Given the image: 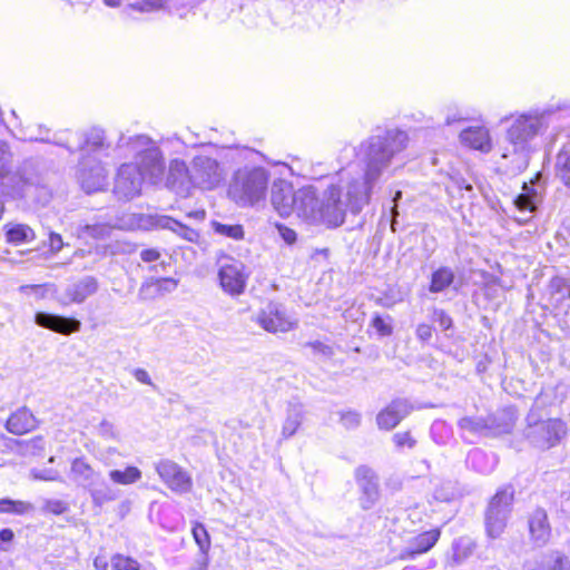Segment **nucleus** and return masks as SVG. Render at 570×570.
Listing matches in <instances>:
<instances>
[{
    "mask_svg": "<svg viewBox=\"0 0 570 570\" xmlns=\"http://www.w3.org/2000/svg\"><path fill=\"white\" fill-rule=\"evenodd\" d=\"M406 142V132L399 129L379 130L363 140L355 153L360 173H338L337 181L322 194L317 224L338 227L344 223L347 210L353 215L360 214L370 204L372 195L381 189L393 158L405 149Z\"/></svg>",
    "mask_w": 570,
    "mask_h": 570,
    "instance_id": "f257e3e1",
    "label": "nucleus"
},
{
    "mask_svg": "<svg viewBox=\"0 0 570 570\" xmlns=\"http://www.w3.org/2000/svg\"><path fill=\"white\" fill-rule=\"evenodd\" d=\"M551 115L550 109L531 110L513 118L507 130V146L502 153V158L508 161V171L518 175L528 168L531 154L530 141L546 132Z\"/></svg>",
    "mask_w": 570,
    "mask_h": 570,
    "instance_id": "f03ea898",
    "label": "nucleus"
},
{
    "mask_svg": "<svg viewBox=\"0 0 570 570\" xmlns=\"http://www.w3.org/2000/svg\"><path fill=\"white\" fill-rule=\"evenodd\" d=\"M268 179L269 175L265 168H240L233 176L228 195L242 206L254 205L265 198Z\"/></svg>",
    "mask_w": 570,
    "mask_h": 570,
    "instance_id": "7ed1b4c3",
    "label": "nucleus"
},
{
    "mask_svg": "<svg viewBox=\"0 0 570 570\" xmlns=\"http://www.w3.org/2000/svg\"><path fill=\"white\" fill-rule=\"evenodd\" d=\"M9 181L12 183L10 194L14 198L32 199L41 206H46L51 199V191L31 159L24 160Z\"/></svg>",
    "mask_w": 570,
    "mask_h": 570,
    "instance_id": "20e7f679",
    "label": "nucleus"
},
{
    "mask_svg": "<svg viewBox=\"0 0 570 570\" xmlns=\"http://www.w3.org/2000/svg\"><path fill=\"white\" fill-rule=\"evenodd\" d=\"M567 434V426L560 419L540 420L531 411L527 416L524 438L537 449L549 450L558 445Z\"/></svg>",
    "mask_w": 570,
    "mask_h": 570,
    "instance_id": "39448f33",
    "label": "nucleus"
},
{
    "mask_svg": "<svg viewBox=\"0 0 570 570\" xmlns=\"http://www.w3.org/2000/svg\"><path fill=\"white\" fill-rule=\"evenodd\" d=\"M512 500L513 491L508 488L498 491L491 499L485 514V528L490 538L495 539L503 532Z\"/></svg>",
    "mask_w": 570,
    "mask_h": 570,
    "instance_id": "423d86ee",
    "label": "nucleus"
},
{
    "mask_svg": "<svg viewBox=\"0 0 570 570\" xmlns=\"http://www.w3.org/2000/svg\"><path fill=\"white\" fill-rule=\"evenodd\" d=\"M263 330L269 333H286L294 328L296 323L288 315L286 307L278 302L268 301L252 316Z\"/></svg>",
    "mask_w": 570,
    "mask_h": 570,
    "instance_id": "0eeeda50",
    "label": "nucleus"
},
{
    "mask_svg": "<svg viewBox=\"0 0 570 570\" xmlns=\"http://www.w3.org/2000/svg\"><path fill=\"white\" fill-rule=\"evenodd\" d=\"M190 173L193 187H199L202 189H213L223 179L218 161L205 155L196 156L193 159Z\"/></svg>",
    "mask_w": 570,
    "mask_h": 570,
    "instance_id": "6e6552de",
    "label": "nucleus"
},
{
    "mask_svg": "<svg viewBox=\"0 0 570 570\" xmlns=\"http://www.w3.org/2000/svg\"><path fill=\"white\" fill-rule=\"evenodd\" d=\"M78 179L87 194L96 193L106 186L107 171L96 157L82 155L79 161Z\"/></svg>",
    "mask_w": 570,
    "mask_h": 570,
    "instance_id": "1a4fd4ad",
    "label": "nucleus"
},
{
    "mask_svg": "<svg viewBox=\"0 0 570 570\" xmlns=\"http://www.w3.org/2000/svg\"><path fill=\"white\" fill-rule=\"evenodd\" d=\"M142 174L137 165L124 164L118 169L114 193L119 199H132L140 194L142 180Z\"/></svg>",
    "mask_w": 570,
    "mask_h": 570,
    "instance_id": "9d476101",
    "label": "nucleus"
},
{
    "mask_svg": "<svg viewBox=\"0 0 570 570\" xmlns=\"http://www.w3.org/2000/svg\"><path fill=\"white\" fill-rule=\"evenodd\" d=\"M140 225L145 228L167 229L190 243H197L199 233L184 223L167 215L147 214L140 217Z\"/></svg>",
    "mask_w": 570,
    "mask_h": 570,
    "instance_id": "9b49d317",
    "label": "nucleus"
},
{
    "mask_svg": "<svg viewBox=\"0 0 570 570\" xmlns=\"http://www.w3.org/2000/svg\"><path fill=\"white\" fill-rule=\"evenodd\" d=\"M440 530L432 529L416 535L410 537L404 547H393L396 553L395 558L399 560H414L419 556L430 551L440 539Z\"/></svg>",
    "mask_w": 570,
    "mask_h": 570,
    "instance_id": "f8f14e48",
    "label": "nucleus"
},
{
    "mask_svg": "<svg viewBox=\"0 0 570 570\" xmlns=\"http://www.w3.org/2000/svg\"><path fill=\"white\" fill-rule=\"evenodd\" d=\"M156 471L163 482L174 492L187 493L193 487L191 476L176 462L164 459L156 464Z\"/></svg>",
    "mask_w": 570,
    "mask_h": 570,
    "instance_id": "ddd939ff",
    "label": "nucleus"
},
{
    "mask_svg": "<svg viewBox=\"0 0 570 570\" xmlns=\"http://www.w3.org/2000/svg\"><path fill=\"white\" fill-rule=\"evenodd\" d=\"M355 482L361 491L360 505L363 510L372 509L380 499V483L377 474L367 465L356 468Z\"/></svg>",
    "mask_w": 570,
    "mask_h": 570,
    "instance_id": "4468645a",
    "label": "nucleus"
},
{
    "mask_svg": "<svg viewBox=\"0 0 570 570\" xmlns=\"http://www.w3.org/2000/svg\"><path fill=\"white\" fill-rule=\"evenodd\" d=\"M142 177L151 184H157L165 174V160L161 150L157 146H151L139 151L138 163Z\"/></svg>",
    "mask_w": 570,
    "mask_h": 570,
    "instance_id": "2eb2a0df",
    "label": "nucleus"
},
{
    "mask_svg": "<svg viewBox=\"0 0 570 570\" xmlns=\"http://www.w3.org/2000/svg\"><path fill=\"white\" fill-rule=\"evenodd\" d=\"M244 266L240 262L232 259L220 266L218 278L222 288L230 295H239L244 292L246 277L243 273Z\"/></svg>",
    "mask_w": 570,
    "mask_h": 570,
    "instance_id": "dca6fc26",
    "label": "nucleus"
},
{
    "mask_svg": "<svg viewBox=\"0 0 570 570\" xmlns=\"http://www.w3.org/2000/svg\"><path fill=\"white\" fill-rule=\"evenodd\" d=\"M320 199L314 187H303L296 190L295 207L293 213L309 224H317V209Z\"/></svg>",
    "mask_w": 570,
    "mask_h": 570,
    "instance_id": "f3484780",
    "label": "nucleus"
},
{
    "mask_svg": "<svg viewBox=\"0 0 570 570\" xmlns=\"http://www.w3.org/2000/svg\"><path fill=\"white\" fill-rule=\"evenodd\" d=\"M35 323L40 327L62 335L76 333L81 327V322L75 317H66L48 312H37L35 314Z\"/></svg>",
    "mask_w": 570,
    "mask_h": 570,
    "instance_id": "a211bd4d",
    "label": "nucleus"
},
{
    "mask_svg": "<svg viewBox=\"0 0 570 570\" xmlns=\"http://www.w3.org/2000/svg\"><path fill=\"white\" fill-rule=\"evenodd\" d=\"M167 186L177 195L186 197L193 187L190 167L184 160L174 159L169 164Z\"/></svg>",
    "mask_w": 570,
    "mask_h": 570,
    "instance_id": "6ab92c4d",
    "label": "nucleus"
},
{
    "mask_svg": "<svg viewBox=\"0 0 570 570\" xmlns=\"http://www.w3.org/2000/svg\"><path fill=\"white\" fill-rule=\"evenodd\" d=\"M296 191L292 186L283 180L275 181L272 186L271 202L275 210L282 216L287 217L295 207Z\"/></svg>",
    "mask_w": 570,
    "mask_h": 570,
    "instance_id": "aec40b11",
    "label": "nucleus"
},
{
    "mask_svg": "<svg viewBox=\"0 0 570 570\" xmlns=\"http://www.w3.org/2000/svg\"><path fill=\"white\" fill-rule=\"evenodd\" d=\"M98 289V282L94 276H85L76 283L67 286L63 296L60 298L62 305L71 303L80 304L87 297L94 295Z\"/></svg>",
    "mask_w": 570,
    "mask_h": 570,
    "instance_id": "412c9836",
    "label": "nucleus"
},
{
    "mask_svg": "<svg viewBox=\"0 0 570 570\" xmlns=\"http://www.w3.org/2000/svg\"><path fill=\"white\" fill-rule=\"evenodd\" d=\"M517 422V411L514 407H505L495 414L487 417L488 434L495 436L510 433Z\"/></svg>",
    "mask_w": 570,
    "mask_h": 570,
    "instance_id": "4be33fe9",
    "label": "nucleus"
},
{
    "mask_svg": "<svg viewBox=\"0 0 570 570\" xmlns=\"http://www.w3.org/2000/svg\"><path fill=\"white\" fill-rule=\"evenodd\" d=\"M37 420L32 412L23 406L12 413L6 422V429L8 432L22 435L36 429Z\"/></svg>",
    "mask_w": 570,
    "mask_h": 570,
    "instance_id": "5701e85b",
    "label": "nucleus"
},
{
    "mask_svg": "<svg viewBox=\"0 0 570 570\" xmlns=\"http://www.w3.org/2000/svg\"><path fill=\"white\" fill-rule=\"evenodd\" d=\"M110 233L111 226L105 223H78L72 226V234L83 242L106 239Z\"/></svg>",
    "mask_w": 570,
    "mask_h": 570,
    "instance_id": "b1692460",
    "label": "nucleus"
},
{
    "mask_svg": "<svg viewBox=\"0 0 570 570\" xmlns=\"http://www.w3.org/2000/svg\"><path fill=\"white\" fill-rule=\"evenodd\" d=\"M83 141L79 145V150L82 155H90L91 153H101L110 147L106 140L105 131L101 128L94 127L81 135Z\"/></svg>",
    "mask_w": 570,
    "mask_h": 570,
    "instance_id": "393cba45",
    "label": "nucleus"
},
{
    "mask_svg": "<svg viewBox=\"0 0 570 570\" xmlns=\"http://www.w3.org/2000/svg\"><path fill=\"white\" fill-rule=\"evenodd\" d=\"M529 530L532 540L538 546H543L550 538V525L548 523V517L543 509H537L529 520Z\"/></svg>",
    "mask_w": 570,
    "mask_h": 570,
    "instance_id": "a878e982",
    "label": "nucleus"
},
{
    "mask_svg": "<svg viewBox=\"0 0 570 570\" xmlns=\"http://www.w3.org/2000/svg\"><path fill=\"white\" fill-rule=\"evenodd\" d=\"M541 174L538 173L535 178L530 184L523 183L522 193L514 199V205L519 210L534 212L538 204L541 202V193L534 187Z\"/></svg>",
    "mask_w": 570,
    "mask_h": 570,
    "instance_id": "bb28decb",
    "label": "nucleus"
},
{
    "mask_svg": "<svg viewBox=\"0 0 570 570\" xmlns=\"http://www.w3.org/2000/svg\"><path fill=\"white\" fill-rule=\"evenodd\" d=\"M305 417L304 405L299 402H289L286 407V415L282 426V436L288 439L299 429Z\"/></svg>",
    "mask_w": 570,
    "mask_h": 570,
    "instance_id": "cd10ccee",
    "label": "nucleus"
},
{
    "mask_svg": "<svg viewBox=\"0 0 570 570\" xmlns=\"http://www.w3.org/2000/svg\"><path fill=\"white\" fill-rule=\"evenodd\" d=\"M462 142L473 149L488 153L491 149L489 131L484 127H470L460 134Z\"/></svg>",
    "mask_w": 570,
    "mask_h": 570,
    "instance_id": "c85d7f7f",
    "label": "nucleus"
},
{
    "mask_svg": "<svg viewBox=\"0 0 570 570\" xmlns=\"http://www.w3.org/2000/svg\"><path fill=\"white\" fill-rule=\"evenodd\" d=\"M455 274L451 267L441 266L431 275L429 291L432 294H439L450 288L454 283Z\"/></svg>",
    "mask_w": 570,
    "mask_h": 570,
    "instance_id": "c756f323",
    "label": "nucleus"
},
{
    "mask_svg": "<svg viewBox=\"0 0 570 570\" xmlns=\"http://www.w3.org/2000/svg\"><path fill=\"white\" fill-rule=\"evenodd\" d=\"M554 176L570 189V151L566 148L560 149L556 156Z\"/></svg>",
    "mask_w": 570,
    "mask_h": 570,
    "instance_id": "7c9ffc66",
    "label": "nucleus"
},
{
    "mask_svg": "<svg viewBox=\"0 0 570 570\" xmlns=\"http://www.w3.org/2000/svg\"><path fill=\"white\" fill-rule=\"evenodd\" d=\"M71 474L83 487H91L94 484L96 472L82 459H75L71 464Z\"/></svg>",
    "mask_w": 570,
    "mask_h": 570,
    "instance_id": "2f4dec72",
    "label": "nucleus"
},
{
    "mask_svg": "<svg viewBox=\"0 0 570 570\" xmlns=\"http://www.w3.org/2000/svg\"><path fill=\"white\" fill-rule=\"evenodd\" d=\"M458 426L461 431L464 432L489 436L487 417L464 416L458 421Z\"/></svg>",
    "mask_w": 570,
    "mask_h": 570,
    "instance_id": "473e14b6",
    "label": "nucleus"
},
{
    "mask_svg": "<svg viewBox=\"0 0 570 570\" xmlns=\"http://www.w3.org/2000/svg\"><path fill=\"white\" fill-rule=\"evenodd\" d=\"M35 510L32 503L21 500L4 498L0 500V513L24 515Z\"/></svg>",
    "mask_w": 570,
    "mask_h": 570,
    "instance_id": "72a5a7b5",
    "label": "nucleus"
},
{
    "mask_svg": "<svg viewBox=\"0 0 570 570\" xmlns=\"http://www.w3.org/2000/svg\"><path fill=\"white\" fill-rule=\"evenodd\" d=\"M9 243L22 244L35 239V232L28 225L17 224L8 228L6 233Z\"/></svg>",
    "mask_w": 570,
    "mask_h": 570,
    "instance_id": "f704fd0d",
    "label": "nucleus"
},
{
    "mask_svg": "<svg viewBox=\"0 0 570 570\" xmlns=\"http://www.w3.org/2000/svg\"><path fill=\"white\" fill-rule=\"evenodd\" d=\"M109 478L115 483L128 485L141 479V471L136 466H127L124 471L111 470Z\"/></svg>",
    "mask_w": 570,
    "mask_h": 570,
    "instance_id": "c9c22d12",
    "label": "nucleus"
},
{
    "mask_svg": "<svg viewBox=\"0 0 570 570\" xmlns=\"http://www.w3.org/2000/svg\"><path fill=\"white\" fill-rule=\"evenodd\" d=\"M125 145L137 157L139 156V151H141L142 149L156 146L154 141L146 135H137L134 137H129L127 140L124 136H121L118 141V147H122Z\"/></svg>",
    "mask_w": 570,
    "mask_h": 570,
    "instance_id": "e433bc0d",
    "label": "nucleus"
},
{
    "mask_svg": "<svg viewBox=\"0 0 570 570\" xmlns=\"http://www.w3.org/2000/svg\"><path fill=\"white\" fill-rule=\"evenodd\" d=\"M541 570H570L568 558L558 551L543 557L540 563Z\"/></svg>",
    "mask_w": 570,
    "mask_h": 570,
    "instance_id": "4c0bfd02",
    "label": "nucleus"
},
{
    "mask_svg": "<svg viewBox=\"0 0 570 570\" xmlns=\"http://www.w3.org/2000/svg\"><path fill=\"white\" fill-rule=\"evenodd\" d=\"M89 492L92 503L97 507H102L105 503L115 501L118 498L117 491L105 483L97 488H90Z\"/></svg>",
    "mask_w": 570,
    "mask_h": 570,
    "instance_id": "58836bf2",
    "label": "nucleus"
},
{
    "mask_svg": "<svg viewBox=\"0 0 570 570\" xmlns=\"http://www.w3.org/2000/svg\"><path fill=\"white\" fill-rule=\"evenodd\" d=\"M549 289L552 295H559V299H570V278L554 276L550 279Z\"/></svg>",
    "mask_w": 570,
    "mask_h": 570,
    "instance_id": "ea45409f",
    "label": "nucleus"
},
{
    "mask_svg": "<svg viewBox=\"0 0 570 570\" xmlns=\"http://www.w3.org/2000/svg\"><path fill=\"white\" fill-rule=\"evenodd\" d=\"M400 422L401 420L389 405L381 410L376 415V423L381 430L390 431L394 429Z\"/></svg>",
    "mask_w": 570,
    "mask_h": 570,
    "instance_id": "a19ab883",
    "label": "nucleus"
},
{
    "mask_svg": "<svg viewBox=\"0 0 570 570\" xmlns=\"http://www.w3.org/2000/svg\"><path fill=\"white\" fill-rule=\"evenodd\" d=\"M213 228L215 233L233 238V239H242L244 237V229L242 225H227L218 222H213Z\"/></svg>",
    "mask_w": 570,
    "mask_h": 570,
    "instance_id": "79ce46f5",
    "label": "nucleus"
},
{
    "mask_svg": "<svg viewBox=\"0 0 570 570\" xmlns=\"http://www.w3.org/2000/svg\"><path fill=\"white\" fill-rule=\"evenodd\" d=\"M387 405L391 407V410H393V412L396 414V416H399L401 421L414 410V405L406 397H396L392 400Z\"/></svg>",
    "mask_w": 570,
    "mask_h": 570,
    "instance_id": "37998d69",
    "label": "nucleus"
},
{
    "mask_svg": "<svg viewBox=\"0 0 570 570\" xmlns=\"http://www.w3.org/2000/svg\"><path fill=\"white\" fill-rule=\"evenodd\" d=\"M23 448L24 454L41 455L46 448V441L42 436L38 435L28 441H18Z\"/></svg>",
    "mask_w": 570,
    "mask_h": 570,
    "instance_id": "c03bdc74",
    "label": "nucleus"
},
{
    "mask_svg": "<svg viewBox=\"0 0 570 570\" xmlns=\"http://www.w3.org/2000/svg\"><path fill=\"white\" fill-rule=\"evenodd\" d=\"M12 157L9 144L0 139V178H3L9 173Z\"/></svg>",
    "mask_w": 570,
    "mask_h": 570,
    "instance_id": "a18cd8bd",
    "label": "nucleus"
},
{
    "mask_svg": "<svg viewBox=\"0 0 570 570\" xmlns=\"http://www.w3.org/2000/svg\"><path fill=\"white\" fill-rule=\"evenodd\" d=\"M391 322H392L391 316L387 315L386 318H384L381 315L375 314L371 321V325L373 328H375V331L379 333V335L390 336L393 333V327H392Z\"/></svg>",
    "mask_w": 570,
    "mask_h": 570,
    "instance_id": "49530a36",
    "label": "nucleus"
},
{
    "mask_svg": "<svg viewBox=\"0 0 570 570\" xmlns=\"http://www.w3.org/2000/svg\"><path fill=\"white\" fill-rule=\"evenodd\" d=\"M193 537L195 539V542L199 547L200 551L205 553L210 546L209 535L206 530V528L202 523H196L193 527Z\"/></svg>",
    "mask_w": 570,
    "mask_h": 570,
    "instance_id": "de8ad7c7",
    "label": "nucleus"
},
{
    "mask_svg": "<svg viewBox=\"0 0 570 570\" xmlns=\"http://www.w3.org/2000/svg\"><path fill=\"white\" fill-rule=\"evenodd\" d=\"M111 567L115 570H139L140 568L137 560L122 554H116L111 558Z\"/></svg>",
    "mask_w": 570,
    "mask_h": 570,
    "instance_id": "09e8293b",
    "label": "nucleus"
},
{
    "mask_svg": "<svg viewBox=\"0 0 570 570\" xmlns=\"http://www.w3.org/2000/svg\"><path fill=\"white\" fill-rule=\"evenodd\" d=\"M468 460L471 463L472 468L481 473H488L492 470L491 466L488 468L483 465L484 461L487 460V454L479 449L471 451Z\"/></svg>",
    "mask_w": 570,
    "mask_h": 570,
    "instance_id": "8fccbe9b",
    "label": "nucleus"
},
{
    "mask_svg": "<svg viewBox=\"0 0 570 570\" xmlns=\"http://www.w3.org/2000/svg\"><path fill=\"white\" fill-rule=\"evenodd\" d=\"M68 510H69V505L67 502L61 501V500H53V499L45 500V503L42 507L43 512L52 513L56 515H60V514L67 512Z\"/></svg>",
    "mask_w": 570,
    "mask_h": 570,
    "instance_id": "3c124183",
    "label": "nucleus"
},
{
    "mask_svg": "<svg viewBox=\"0 0 570 570\" xmlns=\"http://www.w3.org/2000/svg\"><path fill=\"white\" fill-rule=\"evenodd\" d=\"M97 433L105 440H117L118 433L111 422L102 420L97 426Z\"/></svg>",
    "mask_w": 570,
    "mask_h": 570,
    "instance_id": "603ef678",
    "label": "nucleus"
},
{
    "mask_svg": "<svg viewBox=\"0 0 570 570\" xmlns=\"http://www.w3.org/2000/svg\"><path fill=\"white\" fill-rule=\"evenodd\" d=\"M341 422L346 429L354 430L361 424V414L356 411L343 412Z\"/></svg>",
    "mask_w": 570,
    "mask_h": 570,
    "instance_id": "864d4df0",
    "label": "nucleus"
},
{
    "mask_svg": "<svg viewBox=\"0 0 570 570\" xmlns=\"http://www.w3.org/2000/svg\"><path fill=\"white\" fill-rule=\"evenodd\" d=\"M393 442L399 449L415 446L416 441L412 438L410 432H399L393 435Z\"/></svg>",
    "mask_w": 570,
    "mask_h": 570,
    "instance_id": "5fc2aeb1",
    "label": "nucleus"
},
{
    "mask_svg": "<svg viewBox=\"0 0 570 570\" xmlns=\"http://www.w3.org/2000/svg\"><path fill=\"white\" fill-rule=\"evenodd\" d=\"M29 140L40 141V142H46V144H53L57 146L65 147L71 154L75 153V149L69 147L61 137H58V135H55L53 138H50L48 135H46V136L40 135V136H36V137H30Z\"/></svg>",
    "mask_w": 570,
    "mask_h": 570,
    "instance_id": "6e6d98bb",
    "label": "nucleus"
},
{
    "mask_svg": "<svg viewBox=\"0 0 570 570\" xmlns=\"http://www.w3.org/2000/svg\"><path fill=\"white\" fill-rule=\"evenodd\" d=\"M31 474L33 479L43 481H56L59 478L58 472L52 469L32 470Z\"/></svg>",
    "mask_w": 570,
    "mask_h": 570,
    "instance_id": "4d7b16f0",
    "label": "nucleus"
},
{
    "mask_svg": "<svg viewBox=\"0 0 570 570\" xmlns=\"http://www.w3.org/2000/svg\"><path fill=\"white\" fill-rule=\"evenodd\" d=\"M276 227L281 237L286 244L292 245L296 242V233L294 229L282 224H277Z\"/></svg>",
    "mask_w": 570,
    "mask_h": 570,
    "instance_id": "13d9d810",
    "label": "nucleus"
},
{
    "mask_svg": "<svg viewBox=\"0 0 570 570\" xmlns=\"http://www.w3.org/2000/svg\"><path fill=\"white\" fill-rule=\"evenodd\" d=\"M306 345L311 346L315 353L322 354L326 357H331L334 354V351L331 346H328L320 341L308 342Z\"/></svg>",
    "mask_w": 570,
    "mask_h": 570,
    "instance_id": "bf43d9fd",
    "label": "nucleus"
},
{
    "mask_svg": "<svg viewBox=\"0 0 570 570\" xmlns=\"http://www.w3.org/2000/svg\"><path fill=\"white\" fill-rule=\"evenodd\" d=\"M48 245L50 247V252L53 254L61 250L65 246L61 235L53 232L49 234Z\"/></svg>",
    "mask_w": 570,
    "mask_h": 570,
    "instance_id": "052dcab7",
    "label": "nucleus"
},
{
    "mask_svg": "<svg viewBox=\"0 0 570 570\" xmlns=\"http://www.w3.org/2000/svg\"><path fill=\"white\" fill-rule=\"evenodd\" d=\"M433 333V327L429 324H419L416 327V336L422 342H428L431 340Z\"/></svg>",
    "mask_w": 570,
    "mask_h": 570,
    "instance_id": "680f3d73",
    "label": "nucleus"
},
{
    "mask_svg": "<svg viewBox=\"0 0 570 570\" xmlns=\"http://www.w3.org/2000/svg\"><path fill=\"white\" fill-rule=\"evenodd\" d=\"M435 315L436 321L442 330L446 331L452 326V318L444 311H438L435 312Z\"/></svg>",
    "mask_w": 570,
    "mask_h": 570,
    "instance_id": "e2e57ef3",
    "label": "nucleus"
},
{
    "mask_svg": "<svg viewBox=\"0 0 570 570\" xmlns=\"http://www.w3.org/2000/svg\"><path fill=\"white\" fill-rule=\"evenodd\" d=\"M160 257L157 249L148 248L140 252V258L146 263L156 262Z\"/></svg>",
    "mask_w": 570,
    "mask_h": 570,
    "instance_id": "0e129e2a",
    "label": "nucleus"
},
{
    "mask_svg": "<svg viewBox=\"0 0 570 570\" xmlns=\"http://www.w3.org/2000/svg\"><path fill=\"white\" fill-rule=\"evenodd\" d=\"M132 375L138 382L148 384V385H153L151 379L146 370L135 368L132 371Z\"/></svg>",
    "mask_w": 570,
    "mask_h": 570,
    "instance_id": "69168bd1",
    "label": "nucleus"
},
{
    "mask_svg": "<svg viewBox=\"0 0 570 570\" xmlns=\"http://www.w3.org/2000/svg\"><path fill=\"white\" fill-rule=\"evenodd\" d=\"M45 285H22L20 286V292L27 293L28 291H33L37 293L40 297H45Z\"/></svg>",
    "mask_w": 570,
    "mask_h": 570,
    "instance_id": "338daca9",
    "label": "nucleus"
},
{
    "mask_svg": "<svg viewBox=\"0 0 570 570\" xmlns=\"http://www.w3.org/2000/svg\"><path fill=\"white\" fill-rule=\"evenodd\" d=\"M13 538L14 533L11 529L6 528L0 531V541L2 543L11 542Z\"/></svg>",
    "mask_w": 570,
    "mask_h": 570,
    "instance_id": "774afa93",
    "label": "nucleus"
}]
</instances>
